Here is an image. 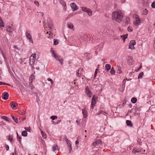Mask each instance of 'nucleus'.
I'll use <instances>...</instances> for the list:
<instances>
[{"label":"nucleus","instance_id":"1a4fd4ad","mask_svg":"<svg viewBox=\"0 0 155 155\" xmlns=\"http://www.w3.org/2000/svg\"><path fill=\"white\" fill-rule=\"evenodd\" d=\"M32 56H31L29 58L30 59V62H29V64L31 67H32V68L34 69L35 68L34 67L33 65L35 61V59L34 58V56L32 57Z\"/></svg>","mask_w":155,"mask_h":155},{"label":"nucleus","instance_id":"0e129e2a","mask_svg":"<svg viewBox=\"0 0 155 155\" xmlns=\"http://www.w3.org/2000/svg\"><path fill=\"white\" fill-rule=\"evenodd\" d=\"M5 83L0 81V85H5Z\"/></svg>","mask_w":155,"mask_h":155},{"label":"nucleus","instance_id":"4468645a","mask_svg":"<svg viewBox=\"0 0 155 155\" xmlns=\"http://www.w3.org/2000/svg\"><path fill=\"white\" fill-rule=\"evenodd\" d=\"M87 36L85 35H83L81 37V38H79V40L81 42H82L83 41L86 40V38L87 37Z\"/></svg>","mask_w":155,"mask_h":155},{"label":"nucleus","instance_id":"49530a36","mask_svg":"<svg viewBox=\"0 0 155 155\" xmlns=\"http://www.w3.org/2000/svg\"><path fill=\"white\" fill-rule=\"evenodd\" d=\"M151 7L153 8H155V1H154L152 2L151 4Z\"/></svg>","mask_w":155,"mask_h":155},{"label":"nucleus","instance_id":"f8f14e48","mask_svg":"<svg viewBox=\"0 0 155 155\" xmlns=\"http://www.w3.org/2000/svg\"><path fill=\"white\" fill-rule=\"evenodd\" d=\"M141 110L140 107H135L134 108L135 113V114H137L139 116L140 114V111Z\"/></svg>","mask_w":155,"mask_h":155},{"label":"nucleus","instance_id":"4be33fe9","mask_svg":"<svg viewBox=\"0 0 155 155\" xmlns=\"http://www.w3.org/2000/svg\"><path fill=\"white\" fill-rule=\"evenodd\" d=\"M35 76H34V75L33 74H31V76L30 77V79L31 81L30 82V83H31L30 85H32L31 83H32V82H33V79H35Z\"/></svg>","mask_w":155,"mask_h":155},{"label":"nucleus","instance_id":"7c9ffc66","mask_svg":"<svg viewBox=\"0 0 155 155\" xmlns=\"http://www.w3.org/2000/svg\"><path fill=\"white\" fill-rule=\"evenodd\" d=\"M124 87H125V85H122L119 88V90L120 91L123 92L124 91Z\"/></svg>","mask_w":155,"mask_h":155},{"label":"nucleus","instance_id":"13d9d810","mask_svg":"<svg viewBox=\"0 0 155 155\" xmlns=\"http://www.w3.org/2000/svg\"><path fill=\"white\" fill-rule=\"evenodd\" d=\"M69 147V153H70L71 151L72 150V147H71H71Z\"/></svg>","mask_w":155,"mask_h":155},{"label":"nucleus","instance_id":"e2e57ef3","mask_svg":"<svg viewBox=\"0 0 155 155\" xmlns=\"http://www.w3.org/2000/svg\"><path fill=\"white\" fill-rule=\"evenodd\" d=\"M129 48L131 49H133V45H130V47H129Z\"/></svg>","mask_w":155,"mask_h":155},{"label":"nucleus","instance_id":"a211bd4d","mask_svg":"<svg viewBox=\"0 0 155 155\" xmlns=\"http://www.w3.org/2000/svg\"><path fill=\"white\" fill-rule=\"evenodd\" d=\"M82 113L84 118L87 117V112L85 108L82 110Z\"/></svg>","mask_w":155,"mask_h":155},{"label":"nucleus","instance_id":"4d7b16f0","mask_svg":"<svg viewBox=\"0 0 155 155\" xmlns=\"http://www.w3.org/2000/svg\"><path fill=\"white\" fill-rule=\"evenodd\" d=\"M79 142V141L78 140H77L76 141L75 143H76V147H78V145Z\"/></svg>","mask_w":155,"mask_h":155},{"label":"nucleus","instance_id":"6ab92c4d","mask_svg":"<svg viewBox=\"0 0 155 155\" xmlns=\"http://www.w3.org/2000/svg\"><path fill=\"white\" fill-rule=\"evenodd\" d=\"M11 117H12V119L16 123H20V122H21L20 121L19 122H18V118L16 117H15L14 116H13V115H11Z\"/></svg>","mask_w":155,"mask_h":155},{"label":"nucleus","instance_id":"58836bf2","mask_svg":"<svg viewBox=\"0 0 155 155\" xmlns=\"http://www.w3.org/2000/svg\"><path fill=\"white\" fill-rule=\"evenodd\" d=\"M143 75V72H140L138 75V78H141Z\"/></svg>","mask_w":155,"mask_h":155},{"label":"nucleus","instance_id":"7ed1b4c3","mask_svg":"<svg viewBox=\"0 0 155 155\" xmlns=\"http://www.w3.org/2000/svg\"><path fill=\"white\" fill-rule=\"evenodd\" d=\"M53 54L54 57L55 58L56 60L59 61L61 64L62 65L63 63V60L61 56L56 55V54L55 53H53Z\"/></svg>","mask_w":155,"mask_h":155},{"label":"nucleus","instance_id":"6e6552de","mask_svg":"<svg viewBox=\"0 0 155 155\" xmlns=\"http://www.w3.org/2000/svg\"><path fill=\"white\" fill-rule=\"evenodd\" d=\"M48 25L49 29H51L53 27V23L50 18L48 19Z\"/></svg>","mask_w":155,"mask_h":155},{"label":"nucleus","instance_id":"9d476101","mask_svg":"<svg viewBox=\"0 0 155 155\" xmlns=\"http://www.w3.org/2000/svg\"><path fill=\"white\" fill-rule=\"evenodd\" d=\"M10 105L11 107L13 109H15L17 108V107L18 106V104L12 101L10 103Z\"/></svg>","mask_w":155,"mask_h":155},{"label":"nucleus","instance_id":"3c124183","mask_svg":"<svg viewBox=\"0 0 155 155\" xmlns=\"http://www.w3.org/2000/svg\"><path fill=\"white\" fill-rule=\"evenodd\" d=\"M80 69H78L76 75L77 76L80 77L81 76V74H79V71Z\"/></svg>","mask_w":155,"mask_h":155},{"label":"nucleus","instance_id":"423d86ee","mask_svg":"<svg viewBox=\"0 0 155 155\" xmlns=\"http://www.w3.org/2000/svg\"><path fill=\"white\" fill-rule=\"evenodd\" d=\"M82 10L84 12H87L89 15H92V12L89 9L85 7H83L82 8Z\"/></svg>","mask_w":155,"mask_h":155},{"label":"nucleus","instance_id":"c9c22d12","mask_svg":"<svg viewBox=\"0 0 155 155\" xmlns=\"http://www.w3.org/2000/svg\"><path fill=\"white\" fill-rule=\"evenodd\" d=\"M1 118L2 119H3L6 121L9 122V120H8V117L5 116H2L1 117Z\"/></svg>","mask_w":155,"mask_h":155},{"label":"nucleus","instance_id":"603ef678","mask_svg":"<svg viewBox=\"0 0 155 155\" xmlns=\"http://www.w3.org/2000/svg\"><path fill=\"white\" fill-rule=\"evenodd\" d=\"M98 70V69H97L95 72V73L94 74V78H95L96 75L97 74V71Z\"/></svg>","mask_w":155,"mask_h":155},{"label":"nucleus","instance_id":"f3484780","mask_svg":"<svg viewBox=\"0 0 155 155\" xmlns=\"http://www.w3.org/2000/svg\"><path fill=\"white\" fill-rule=\"evenodd\" d=\"M111 68V66L110 64H107L105 66V70L107 71H108Z\"/></svg>","mask_w":155,"mask_h":155},{"label":"nucleus","instance_id":"b1692460","mask_svg":"<svg viewBox=\"0 0 155 155\" xmlns=\"http://www.w3.org/2000/svg\"><path fill=\"white\" fill-rule=\"evenodd\" d=\"M130 18L128 17H126V18L125 21V25H128V24L130 22Z\"/></svg>","mask_w":155,"mask_h":155},{"label":"nucleus","instance_id":"393cba45","mask_svg":"<svg viewBox=\"0 0 155 155\" xmlns=\"http://www.w3.org/2000/svg\"><path fill=\"white\" fill-rule=\"evenodd\" d=\"M58 146L57 144H55L52 147L53 148V151H54L55 150H59V149H58V148L57 147Z\"/></svg>","mask_w":155,"mask_h":155},{"label":"nucleus","instance_id":"473e14b6","mask_svg":"<svg viewBox=\"0 0 155 155\" xmlns=\"http://www.w3.org/2000/svg\"><path fill=\"white\" fill-rule=\"evenodd\" d=\"M127 36L128 35L127 34H126L125 35H121L120 36L121 37H122L123 38L122 39H123V40L124 41H125V39L127 38Z\"/></svg>","mask_w":155,"mask_h":155},{"label":"nucleus","instance_id":"aec40b11","mask_svg":"<svg viewBox=\"0 0 155 155\" xmlns=\"http://www.w3.org/2000/svg\"><path fill=\"white\" fill-rule=\"evenodd\" d=\"M136 42L134 40H131L130 41V43L129 45V47H130V45H133V49H134V46L136 44Z\"/></svg>","mask_w":155,"mask_h":155},{"label":"nucleus","instance_id":"bf43d9fd","mask_svg":"<svg viewBox=\"0 0 155 155\" xmlns=\"http://www.w3.org/2000/svg\"><path fill=\"white\" fill-rule=\"evenodd\" d=\"M126 82V79H124V80H123V85H125V84Z\"/></svg>","mask_w":155,"mask_h":155},{"label":"nucleus","instance_id":"774afa93","mask_svg":"<svg viewBox=\"0 0 155 155\" xmlns=\"http://www.w3.org/2000/svg\"><path fill=\"white\" fill-rule=\"evenodd\" d=\"M153 47L155 48V39L154 40V43L153 44Z\"/></svg>","mask_w":155,"mask_h":155},{"label":"nucleus","instance_id":"412c9836","mask_svg":"<svg viewBox=\"0 0 155 155\" xmlns=\"http://www.w3.org/2000/svg\"><path fill=\"white\" fill-rule=\"evenodd\" d=\"M121 67L119 66H117V71L118 73L119 74H121L122 73V72L121 70Z\"/></svg>","mask_w":155,"mask_h":155},{"label":"nucleus","instance_id":"338daca9","mask_svg":"<svg viewBox=\"0 0 155 155\" xmlns=\"http://www.w3.org/2000/svg\"><path fill=\"white\" fill-rule=\"evenodd\" d=\"M61 121V120H58L56 122V124H58V123H60Z\"/></svg>","mask_w":155,"mask_h":155},{"label":"nucleus","instance_id":"72a5a7b5","mask_svg":"<svg viewBox=\"0 0 155 155\" xmlns=\"http://www.w3.org/2000/svg\"><path fill=\"white\" fill-rule=\"evenodd\" d=\"M115 71L113 67L111 68L110 71V73L112 74H114L115 73Z\"/></svg>","mask_w":155,"mask_h":155},{"label":"nucleus","instance_id":"2eb2a0df","mask_svg":"<svg viewBox=\"0 0 155 155\" xmlns=\"http://www.w3.org/2000/svg\"><path fill=\"white\" fill-rule=\"evenodd\" d=\"M101 141L99 140H97L95 141L92 143V145L95 146L96 145L98 144H101Z\"/></svg>","mask_w":155,"mask_h":155},{"label":"nucleus","instance_id":"09e8293b","mask_svg":"<svg viewBox=\"0 0 155 155\" xmlns=\"http://www.w3.org/2000/svg\"><path fill=\"white\" fill-rule=\"evenodd\" d=\"M48 81H50L51 82V84H53V80L51 79L50 78H48Z\"/></svg>","mask_w":155,"mask_h":155},{"label":"nucleus","instance_id":"39448f33","mask_svg":"<svg viewBox=\"0 0 155 155\" xmlns=\"http://www.w3.org/2000/svg\"><path fill=\"white\" fill-rule=\"evenodd\" d=\"M97 97L95 95H94L92 98L91 103V107L92 109H93L95 104L96 103V100Z\"/></svg>","mask_w":155,"mask_h":155},{"label":"nucleus","instance_id":"052dcab7","mask_svg":"<svg viewBox=\"0 0 155 155\" xmlns=\"http://www.w3.org/2000/svg\"><path fill=\"white\" fill-rule=\"evenodd\" d=\"M141 141V139H138L137 140V142L139 143V144H140V143H141V142H140V141Z\"/></svg>","mask_w":155,"mask_h":155},{"label":"nucleus","instance_id":"f257e3e1","mask_svg":"<svg viewBox=\"0 0 155 155\" xmlns=\"http://www.w3.org/2000/svg\"><path fill=\"white\" fill-rule=\"evenodd\" d=\"M112 18L113 20H115L117 22L121 21L123 17L119 12H115L112 13Z\"/></svg>","mask_w":155,"mask_h":155},{"label":"nucleus","instance_id":"dca6fc26","mask_svg":"<svg viewBox=\"0 0 155 155\" xmlns=\"http://www.w3.org/2000/svg\"><path fill=\"white\" fill-rule=\"evenodd\" d=\"M127 62L129 64L131 65L132 64L133 62V59L130 56H128L127 58Z\"/></svg>","mask_w":155,"mask_h":155},{"label":"nucleus","instance_id":"ea45409f","mask_svg":"<svg viewBox=\"0 0 155 155\" xmlns=\"http://www.w3.org/2000/svg\"><path fill=\"white\" fill-rule=\"evenodd\" d=\"M58 44V40L56 39H54V45H56Z\"/></svg>","mask_w":155,"mask_h":155},{"label":"nucleus","instance_id":"680f3d73","mask_svg":"<svg viewBox=\"0 0 155 155\" xmlns=\"http://www.w3.org/2000/svg\"><path fill=\"white\" fill-rule=\"evenodd\" d=\"M76 122L78 125H80V121L77 120L76 121Z\"/></svg>","mask_w":155,"mask_h":155},{"label":"nucleus","instance_id":"c756f323","mask_svg":"<svg viewBox=\"0 0 155 155\" xmlns=\"http://www.w3.org/2000/svg\"><path fill=\"white\" fill-rule=\"evenodd\" d=\"M67 25L68 27L72 29L73 28L74 26L71 23H68Z\"/></svg>","mask_w":155,"mask_h":155},{"label":"nucleus","instance_id":"ddd939ff","mask_svg":"<svg viewBox=\"0 0 155 155\" xmlns=\"http://www.w3.org/2000/svg\"><path fill=\"white\" fill-rule=\"evenodd\" d=\"M71 6L73 9V11L77 10L78 9L77 6L74 3H72L71 4Z\"/></svg>","mask_w":155,"mask_h":155},{"label":"nucleus","instance_id":"4c0bfd02","mask_svg":"<svg viewBox=\"0 0 155 155\" xmlns=\"http://www.w3.org/2000/svg\"><path fill=\"white\" fill-rule=\"evenodd\" d=\"M19 114L22 115H24L25 114V111L24 110H20L19 111Z\"/></svg>","mask_w":155,"mask_h":155},{"label":"nucleus","instance_id":"5fc2aeb1","mask_svg":"<svg viewBox=\"0 0 155 155\" xmlns=\"http://www.w3.org/2000/svg\"><path fill=\"white\" fill-rule=\"evenodd\" d=\"M5 147L6 148V150H8L9 149V146L7 145V144H5Z\"/></svg>","mask_w":155,"mask_h":155},{"label":"nucleus","instance_id":"e433bc0d","mask_svg":"<svg viewBox=\"0 0 155 155\" xmlns=\"http://www.w3.org/2000/svg\"><path fill=\"white\" fill-rule=\"evenodd\" d=\"M7 30L10 33L12 32V31L11 30V27L10 26H8L7 27Z\"/></svg>","mask_w":155,"mask_h":155},{"label":"nucleus","instance_id":"9b49d317","mask_svg":"<svg viewBox=\"0 0 155 155\" xmlns=\"http://www.w3.org/2000/svg\"><path fill=\"white\" fill-rule=\"evenodd\" d=\"M9 94L7 92H4L2 94V98L3 99L6 100L8 98Z\"/></svg>","mask_w":155,"mask_h":155},{"label":"nucleus","instance_id":"79ce46f5","mask_svg":"<svg viewBox=\"0 0 155 155\" xmlns=\"http://www.w3.org/2000/svg\"><path fill=\"white\" fill-rule=\"evenodd\" d=\"M57 118V117L56 116H52L51 117V118L53 120H54Z\"/></svg>","mask_w":155,"mask_h":155},{"label":"nucleus","instance_id":"a18cd8bd","mask_svg":"<svg viewBox=\"0 0 155 155\" xmlns=\"http://www.w3.org/2000/svg\"><path fill=\"white\" fill-rule=\"evenodd\" d=\"M127 30L129 32L132 31H133L132 28L131 27H129L127 28Z\"/></svg>","mask_w":155,"mask_h":155},{"label":"nucleus","instance_id":"c85d7f7f","mask_svg":"<svg viewBox=\"0 0 155 155\" xmlns=\"http://www.w3.org/2000/svg\"><path fill=\"white\" fill-rule=\"evenodd\" d=\"M16 134H17V140L19 141V143H21V137H20V136H18V133L17 132H16Z\"/></svg>","mask_w":155,"mask_h":155},{"label":"nucleus","instance_id":"6e6d98bb","mask_svg":"<svg viewBox=\"0 0 155 155\" xmlns=\"http://www.w3.org/2000/svg\"><path fill=\"white\" fill-rule=\"evenodd\" d=\"M64 139L66 142H68V141H70L69 140H68V139L67 138V137L66 136H65L64 137Z\"/></svg>","mask_w":155,"mask_h":155},{"label":"nucleus","instance_id":"a19ab883","mask_svg":"<svg viewBox=\"0 0 155 155\" xmlns=\"http://www.w3.org/2000/svg\"><path fill=\"white\" fill-rule=\"evenodd\" d=\"M148 13V11L146 9H145V10L143 11V14L144 15H146Z\"/></svg>","mask_w":155,"mask_h":155},{"label":"nucleus","instance_id":"0eeeda50","mask_svg":"<svg viewBox=\"0 0 155 155\" xmlns=\"http://www.w3.org/2000/svg\"><path fill=\"white\" fill-rule=\"evenodd\" d=\"M85 92L87 94L88 97H91L92 96V94L91 91L90 90L88 87L87 86L85 88Z\"/></svg>","mask_w":155,"mask_h":155},{"label":"nucleus","instance_id":"f704fd0d","mask_svg":"<svg viewBox=\"0 0 155 155\" xmlns=\"http://www.w3.org/2000/svg\"><path fill=\"white\" fill-rule=\"evenodd\" d=\"M137 101V99L135 97H133L131 99V101L133 103H135Z\"/></svg>","mask_w":155,"mask_h":155},{"label":"nucleus","instance_id":"bb28decb","mask_svg":"<svg viewBox=\"0 0 155 155\" xmlns=\"http://www.w3.org/2000/svg\"><path fill=\"white\" fill-rule=\"evenodd\" d=\"M4 23L2 19H0V27H4Z\"/></svg>","mask_w":155,"mask_h":155},{"label":"nucleus","instance_id":"864d4df0","mask_svg":"<svg viewBox=\"0 0 155 155\" xmlns=\"http://www.w3.org/2000/svg\"><path fill=\"white\" fill-rule=\"evenodd\" d=\"M35 4L36 5H37V6H39V2H38V1H35Z\"/></svg>","mask_w":155,"mask_h":155},{"label":"nucleus","instance_id":"de8ad7c7","mask_svg":"<svg viewBox=\"0 0 155 155\" xmlns=\"http://www.w3.org/2000/svg\"><path fill=\"white\" fill-rule=\"evenodd\" d=\"M105 112H104L102 110H101L99 112H98L97 113V115H99L100 114H103V113H104Z\"/></svg>","mask_w":155,"mask_h":155},{"label":"nucleus","instance_id":"cd10ccee","mask_svg":"<svg viewBox=\"0 0 155 155\" xmlns=\"http://www.w3.org/2000/svg\"><path fill=\"white\" fill-rule=\"evenodd\" d=\"M21 135L23 136L26 137L27 135V131L24 130L21 133Z\"/></svg>","mask_w":155,"mask_h":155},{"label":"nucleus","instance_id":"2f4dec72","mask_svg":"<svg viewBox=\"0 0 155 155\" xmlns=\"http://www.w3.org/2000/svg\"><path fill=\"white\" fill-rule=\"evenodd\" d=\"M60 3L62 4L63 6H66V3L63 1V0H59Z\"/></svg>","mask_w":155,"mask_h":155},{"label":"nucleus","instance_id":"8fccbe9b","mask_svg":"<svg viewBox=\"0 0 155 155\" xmlns=\"http://www.w3.org/2000/svg\"><path fill=\"white\" fill-rule=\"evenodd\" d=\"M12 137L11 136H9V138L8 139V140H10L11 142H12Z\"/></svg>","mask_w":155,"mask_h":155},{"label":"nucleus","instance_id":"a878e982","mask_svg":"<svg viewBox=\"0 0 155 155\" xmlns=\"http://www.w3.org/2000/svg\"><path fill=\"white\" fill-rule=\"evenodd\" d=\"M140 152V150L139 149H134L133 150L132 152L134 153H136L139 152Z\"/></svg>","mask_w":155,"mask_h":155},{"label":"nucleus","instance_id":"5701e85b","mask_svg":"<svg viewBox=\"0 0 155 155\" xmlns=\"http://www.w3.org/2000/svg\"><path fill=\"white\" fill-rule=\"evenodd\" d=\"M127 125V126L132 127L133 126L132 124L131 123V122L130 120H127L126 121Z\"/></svg>","mask_w":155,"mask_h":155},{"label":"nucleus","instance_id":"c03bdc74","mask_svg":"<svg viewBox=\"0 0 155 155\" xmlns=\"http://www.w3.org/2000/svg\"><path fill=\"white\" fill-rule=\"evenodd\" d=\"M67 146L68 147L71 146V142L70 141H68V142H67Z\"/></svg>","mask_w":155,"mask_h":155},{"label":"nucleus","instance_id":"f03ea898","mask_svg":"<svg viewBox=\"0 0 155 155\" xmlns=\"http://www.w3.org/2000/svg\"><path fill=\"white\" fill-rule=\"evenodd\" d=\"M133 17L136 19V20L134 22V24L136 26L138 25L140 22V18L136 14L133 15Z\"/></svg>","mask_w":155,"mask_h":155},{"label":"nucleus","instance_id":"37998d69","mask_svg":"<svg viewBox=\"0 0 155 155\" xmlns=\"http://www.w3.org/2000/svg\"><path fill=\"white\" fill-rule=\"evenodd\" d=\"M41 133L43 138L44 139L46 138V134H44V133L42 132H41Z\"/></svg>","mask_w":155,"mask_h":155},{"label":"nucleus","instance_id":"69168bd1","mask_svg":"<svg viewBox=\"0 0 155 155\" xmlns=\"http://www.w3.org/2000/svg\"><path fill=\"white\" fill-rule=\"evenodd\" d=\"M142 68V65L141 64L140 66L137 68L138 70H139Z\"/></svg>","mask_w":155,"mask_h":155},{"label":"nucleus","instance_id":"20e7f679","mask_svg":"<svg viewBox=\"0 0 155 155\" xmlns=\"http://www.w3.org/2000/svg\"><path fill=\"white\" fill-rule=\"evenodd\" d=\"M26 36L27 38L28 39L29 41L30 42L33 43V41L32 36L30 34V32L28 30H27L25 33Z\"/></svg>","mask_w":155,"mask_h":155}]
</instances>
